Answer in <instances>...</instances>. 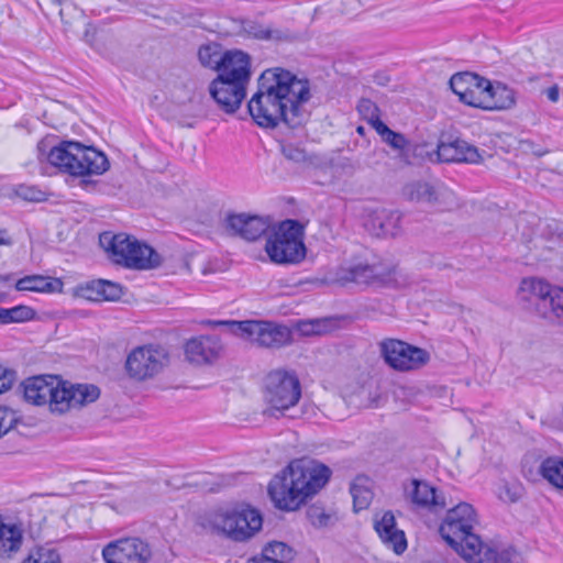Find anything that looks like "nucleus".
<instances>
[{
  "label": "nucleus",
  "instance_id": "obj_1",
  "mask_svg": "<svg viewBox=\"0 0 563 563\" xmlns=\"http://www.w3.org/2000/svg\"><path fill=\"white\" fill-rule=\"evenodd\" d=\"M310 98L308 80L280 67L268 68L261 74L257 91L247 102V110L261 128L274 129L284 123L296 129L308 118L305 104Z\"/></svg>",
  "mask_w": 563,
  "mask_h": 563
},
{
  "label": "nucleus",
  "instance_id": "obj_2",
  "mask_svg": "<svg viewBox=\"0 0 563 563\" xmlns=\"http://www.w3.org/2000/svg\"><path fill=\"white\" fill-rule=\"evenodd\" d=\"M331 471L324 464L310 460L292 461L271 481L268 494L277 508L296 510L328 483Z\"/></svg>",
  "mask_w": 563,
  "mask_h": 563
},
{
  "label": "nucleus",
  "instance_id": "obj_3",
  "mask_svg": "<svg viewBox=\"0 0 563 563\" xmlns=\"http://www.w3.org/2000/svg\"><path fill=\"white\" fill-rule=\"evenodd\" d=\"M22 388L26 402L35 406L48 405L54 413H65L71 408L93 402L100 396V390L95 385H73L54 375L29 377L22 383Z\"/></svg>",
  "mask_w": 563,
  "mask_h": 563
},
{
  "label": "nucleus",
  "instance_id": "obj_4",
  "mask_svg": "<svg viewBox=\"0 0 563 563\" xmlns=\"http://www.w3.org/2000/svg\"><path fill=\"white\" fill-rule=\"evenodd\" d=\"M36 150L41 162L46 161L71 176L102 175L110 166L102 152L79 142L56 144L55 137H45L37 143Z\"/></svg>",
  "mask_w": 563,
  "mask_h": 563
},
{
  "label": "nucleus",
  "instance_id": "obj_5",
  "mask_svg": "<svg viewBox=\"0 0 563 563\" xmlns=\"http://www.w3.org/2000/svg\"><path fill=\"white\" fill-rule=\"evenodd\" d=\"M477 518L474 508L467 503H461L450 509L440 526L441 537L465 561L474 558L476 551L483 549L481 538L473 532Z\"/></svg>",
  "mask_w": 563,
  "mask_h": 563
},
{
  "label": "nucleus",
  "instance_id": "obj_6",
  "mask_svg": "<svg viewBox=\"0 0 563 563\" xmlns=\"http://www.w3.org/2000/svg\"><path fill=\"white\" fill-rule=\"evenodd\" d=\"M302 227L297 220L283 221L267 238L265 251L277 264H297L306 256Z\"/></svg>",
  "mask_w": 563,
  "mask_h": 563
},
{
  "label": "nucleus",
  "instance_id": "obj_7",
  "mask_svg": "<svg viewBox=\"0 0 563 563\" xmlns=\"http://www.w3.org/2000/svg\"><path fill=\"white\" fill-rule=\"evenodd\" d=\"M301 397V385L295 374L286 371H274L266 377L264 399L267 408L264 415L277 417L298 404Z\"/></svg>",
  "mask_w": 563,
  "mask_h": 563
},
{
  "label": "nucleus",
  "instance_id": "obj_8",
  "mask_svg": "<svg viewBox=\"0 0 563 563\" xmlns=\"http://www.w3.org/2000/svg\"><path fill=\"white\" fill-rule=\"evenodd\" d=\"M218 324L228 327L232 334L262 347L278 349L291 340V333L287 327L269 321H222Z\"/></svg>",
  "mask_w": 563,
  "mask_h": 563
},
{
  "label": "nucleus",
  "instance_id": "obj_9",
  "mask_svg": "<svg viewBox=\"0 0 563 563\" xmlns=\"http://www.w3.org/2000/svg\"><path fill=\"white\" fill-rule=\"evenodd\" d=\"M261 514L250 507L214 514L210 519L212 530L225 534L233 541H245L261 530Z\"/></svg>",
  "mask_w": 563,
  "mask_h": 563
},
{
  "label": "nucleus",
  "instance_id": "obj_10",
  "mask_svg": "<svg viewBox=\"0 0 563 563\" xmlns=\"http://www.w3.org/2000/svg\"><path fill=\"white\" fill-rule=\"evenodd\" d=\"M385 362L394 369L406 372L419 368L429 361V353L404 341L387 339L379 343Z\"/></svg>",
  "mask_w": 563,
  "mask_h": 563
},
{
  "label": "nucleus",
  "instance_id": "obj_11",
  "mask_svg": "<svg viewBox=\"0 0 563 563\" xmlns=\"http://www.w3.org/2000/svg\"><path fill=\"white\" fill-rule=\"evenodd\" d=\"M167 364V353L161 346H140L128 356L126 369L130 376L143 380L158 374Z\"/></svg>",
  "mask_w": 563,
  "mask_h": 563
},
{
  "label": "nucleus",
  "instance_id": "obj_12",
  "mask_svg": "<svg viewBox=\"0 0 563 563\" xmlns=\"http://www.w3.org/2000/svg\"><path fill=\"white\" fill-rule=\"evenodd\" d=\"M151 554L148 544L137 538L118 540L102 551L106 563H147Z\"/></svg>",
  "mask_w": 563,
  "mask_h": 563
},
{
  "label": "nucleus",
  "instance_id": "obj_13",
  "mask_svg": "<svg viewBox=\"0 0 563 563\" xmlns=\"http://www.w3.org/2000/svg\"><path fill=\"white\" fill-rule=\"evenodd\" d=\"M209 93L219 109L228 114H233L241 107L246 96V87L222 77H216L209 84Z\"/></svg>",
  "mask_w": 563,
  "mask_h": 563
},
{
  "label": "nucleus",
  "instance_id": "obj_14",
  "mask_svg": "<svg viewBox=\"0 0 563 563\" xmlns=\"http://www.w3.org/2000/svg\"><path fill=\"white\" fill-rule=\"evenodd\" d=\"M217 77L247 87L252 71L250 56L239 49L227 51L220 60Z\"/></svg>",
  "mask_w": 563,
  "mask_h": 563
},
{
  "label": "nucleus",
  "instance_id": "obj_15",
  "mask_svg": "<svg viewBox=\"0 0 563 563\" xmlns=\"http://www.w3.org/2000/svg\"><path fill=\"white\" fill-rule=\"evenodd\" d=\"M227 230L246 241H255L271 228L268 218L247 213L229 214L225 219Z\"/></svg>",
  "mask_w": 563,
  "mask_h": 563
},
{
  "label": "nucleus",
  "instance_id": "obj_16",
  "mask_svg": "<svg viewBox=\"0 0 563 563\" xmlns=\"http://www.w3.org/2000/svg\"><path fill=\"white\" fill-rule=\"evenodd\" d=\"M222 351V344L217 335H200L186 343L185 353L189 362L207 364L217 360Z\"/></svg>",
  "mask_w": 563,
  "mask_h": 563
},
{
  "label": "nucleus",
  "instance_id": "obj_17",
  "mask_svg": "<svg viewBox=\"0 0 563 563\" xmlns=\"http://www.w3.org/2000/svg\"><path fill=\"white\" fill-rule=\"evenodd\" d=\"M437 154L439 161L444 163L477 164L482 161L478 148L460 139L451 142H440Z\"/></svg>",
  "mask_w": 563,
  "mask_h": 563
},
{
  "label": "nucleus",
  "instance_id": "obj_18",
  "mask_svg": "<svg viewBox=\"0 0 563 563\" xmlns=\"http://www.w3.org/2000/svg\"><path fill=\"white\" fill-rule=\"evenodd\" d=\"M375 531L382 542L396 554H401L407 549L405 532L397 528L395 516L391 511H385L379 519L375 520Z\"/></svg>",
  "mask_w": 563,
  "mask_h": 563
},
{
  "label": "nucleus",
  "instance_id": "obj_19",
  "mask_svg": "<svg viewBox=\"0 0 563 563\" xmlns=\"http://www.w3.org/2000/svg\"><path fill=\"white\" fill-rule=\"evenodd\" d=\"M405 490L411 503L418 507L438 511L446 506L444 496L427 482L412 479Z\"/></svg>",
  "mask_w": 563,
  "mask_h": 563
},
{
  "label": "nucleus",
  "instance_id": "obj_20",
  "mask_svg": "<svg viewBox=\"0 0 563 563\" xmlns=\"http://www.w3.org/2000/svg\"><path fill=\"white\" fill-rule=\"evenodd\" d=\"M134 241L135 238L124 233L113 234L112 232H103L99 235L100 246L114 263L123 266L128 255L131 254Z\"/></svg>",
  "mask_w": 563,
  "mask_h": 563
},
{
  "label": "nucleus",
  "instance_id": "obj_21",
  "mask_svg": "<svg viewBox=\"0 0 563 563\" xmlns=\"http://www.w3.org/2000/svg\"><path fill=\"white\" fill-rule=\"evenodd\" d=\"M553 287L538 278H525L519 287L521 298L536 306L537 310L547 316V300L553 291Z\"/></svg>",
  "mask_w": 563,
  "mask_h": 563
},
{
  "label": "nucleus",
  "instance_id": "obj_22",
  "mask_svg": "<svg viewBox=\"0 0 563 563\" xmlns=\"http://www.w3.org/2000/svg\"><path fill=\"white\" fill-rule=\"evenodd\" d=\"M162 256L151 246L135 239L124 266L134 269H153L161 266Z\"/></svg>",
  "mask_w": 563,
  "mask_h": 563
},
{
  "label": "nucleus",
  "instance_id": "obj_23",
  "mask_svg": "<svg viewBox=\"0 0 563 563\" xmlns=\"http://www.w3.org/2000/svg\"><path fill=\"white\" fill-rule=\"evenodd\" d=\"M401 213L397 210H376L369 220L373 233L377 236H396L400 231Z\"/></svg>",
  "mask_w": 563,
  "mask_h": 563
},
{
  "label": "nucleus",
  "instance_id": "obj_24",
  "mask_svg": "<svg viewBox=\"0 0 563 563\" xmlns=\"http://www.w3.org/2000/svg\"><path fill=\"white\" fill-rule=\"evenodd\" d=\"M404 197L412 202L433 205L438 200V192L431 184L421 180L408 183L402 189Z\"/></svg>",
  "mask_w": 563,
  "mask_h": 563
},
{
  "label": "nucleus",
  "instance_id": "obj_25",
  "mask_svg": "<svg viewBox=\"0 0 563 563\" xmlns=\"http://www.w3.org/2000/svg\"><path fill=\"white\" fill-rule=\"evenodd\" d=\"M86 297L91 300H109L114 301L121 298L123 291L119 284L98 279L92 280L86 286Z\"/></svg>",
  "mask_w": 563,
  "mask_h": 563
},
{
  "label": "nucleus",
  "instance_id": "obj_26",
  "mask_svg": "<svg viewBox=\"0 0 563 563\" xmlns=\"http://www.w3.org/2000/svg\"><path fill=\"white\" fill-rule=\"evenodd\" d=\"M62 286L57 278L42 275H29L20 278L15 284L19 291L54 292Z\"/></svg>",
  "mask_w": 563,
  "mask_h": 563
},
{
  "label": "nucleus",
  "instance_id": "obj_27",
  "mask_svg": "<svg viewBox=\"0 0 563 563\" xmlns=\"http://www.w3.org/2000/svg\"><path fill=\"white\" fill-rule=\"evenodd\" d=\"M22 541V530L16 525H7L0 519V555L10 556L18 552Z\"/></svg>",
  "mask_w": 563,
  "mask_h": 563
},
{
  "label": "nucleus",
  "instance_id": "obj_28",
  "mask_svg": "<svg viewBox=\"0 0 563 563\" xmlns=\"http://www.w3.org/2000/svg\"><path fill=\"white\" fill-rule=\"evenodd\" d=\"M515 91L501 82L493 84L486 100L485 110H505L515 104Z\"/></svg>",
  "mask_w": 563,
  "mask_h": 563
},
{
  "label": "nucleus",
  "instance_id": "obj_29",
  "mask_svg": "<svg viewBox=\"0 0 563 563\" xmlns=\"http://www.w3.org/2000/svg\"><path fill=\"white\" fill-rule=\"evenodd\" d=\"M242 30L245 34L256 40L280 42L287 41L290 37L286 31L265 26L261 23L250 20L242 23Z\"/></svg>",
  "mask_w": 563,
  "mask_h": 563
},
{
  "label": "nucleus",
  "instance_id": "obj_30",
  "mask_svg": "<svg viewBox=\"0 0 563 563\" xmlns=\"http://www.w3.org/2000/svg\"><path fill=\"white\" fill-rule=\"evenodd\" d=\"M468 563H519V555L514 550H503L497 552L496 550L485 547L476 551L474 558H470Z\"/></svg>",
  "mask_w": 563,
  "mask_h": 563
},
{
  "label": "nucleus",
  "instance_id": "obj_31",
  "mask_svg": "<svg viewBox=\"0 0 563 563\" xmlns=\"http://www.w3.org/2000/svg\"><path fill=\"white\" fill-rule=\"evenodd\" d=\"M377 277L375 266L354 265L347 269H342L339 279L343 283L368 284Z\"/></svg>",
  "mask_w": 563,
  "mask_h": 563
},
{
  "label": "nucleus",
  "instance_id": "obj_32",
  "mask_svg": "<svg viewBox=\"0 0 563 563\" xmlns=\"http://www.w3.org/2000/svg\"><path fill=\"white\" fill-rule=\"evenodd\" d=\"M541 475L553 486L563 489V460L556 456L545 459L540 465Z\"/></svg>",
  "mask_w": 563,
  "mask_h": 563
},
{
  "label": "nucleus",
  "instance_id": "obj_33",
  "mask_svg": "<svg viewBox=\"0 0 563 563\" xmlns=\"http://www.w3.org/2000/svg\"><path fill=\"white\" fill-rule=\"evenodd\" d=\"M292 550L284 542L274 541L268 543L261 556H255L252 560H269L280 563H288L292 559Z\"/></svg>",
  "mask_w": 563,
  "mask_h": 563
},
{
  "label": "nucleus",
  "instance_id": "obj_34",
  "mask_svg": "<svg viewBox=\"0 0 563 563\" xmlns=\"http://www.w3.org/2000/svg\"><path fill=\"white\" fill-rule=\"evenodd\" d=\"M222 57L223 53L221 52V46L217 43L203 44L198 49V59L200 64L203 67L216 71L220 66Z\"/></svg>",
  "mask_w": 563,
  "mask_h": 563
},
{
  "label": "nucleus",
  "instance_id": "obj_35",
  "mask_svg": "<svg viewBox=\"0 0 563 563\" xmlns=\"http://www.w3.org/2000/svg\"><path fill=\"white\" fill-rule=\"evenodd\" d=\"M34 310L27 306H15L9 309L0 308V324L29 321L34 317Z\"/></svg>",
  "mask_w": 563,
  "mask_h": 563
},
{
  "label": "nucleus",
  "instance_id": "obj_36",
  "mask_svg": "<svg viewBox=\"0 0 563 563\" xmlns=\"http://www.w3.org/2000/svg\"><path fill=\"white\" fill-rule=\"evenodd\" d=\"M375 131L382 137V140L394 150L401 151L408 144V141L404 134L390 130L383 121L376 122Z\"/></svg>",
  "mask_w": 563,
  "mask_h": 563
},
{
  "label": "nucleus",
  "instance_id": "obj_37",
  "mask_svg": "<svg viewBox=\"0 0 563 563\" xmlns=\"http://www.w3.org/2000/svg\"><path fill=\"white\" fill-rule=\"evenodd\" d=\"M475 80H477V75L473 73H459L451 77L450 87L452 91L459 96L460 100L464 95L474 86Z\"/></svg>",
  "mask_w": 563,
  "mask_h": 563
},
{
  "label": "nucleus",
  "instance_id": "obj_38",
  "mask_svg": "<svg viewBox=\"0 0 563 563\" xmlns=\"http://www.w3.org/2000/svg\"><path fill=\"white\" fill-rule=\"evenodd\" d=\"M545 318L558 319L563 323V289L554 288L547 300V316Z\"/></svg>",
  "mask_w": 563,
  "mask_h": 563
},
{
  "label": "nucleus",
  "instance_id": "obj_39",
  "mask_svg": "<svg viewBox=\"0 0 563 563\" xmlns=\"http://www.w3.org/2000/svg\"><path fill=\"white\" fill-rule=\"evenodd\" d=\"M22 563H62L59 553L51 548H37Z\"/></svg>",
  "mask_w": 563,
  "mask_h": 563
},
{
  "label": "nucleus",
  "instance_id": "obj_40",
  "mask_svg": "<svg viewBox=\"0 0 563 563\" xmlns=\"http://www.w3.org/2000/svg\"><path fill=\"white\" fill-rule=\"evenodd\" d=\"M525 489L519 482L504 481L498 487V497L503 501L517 503L523 496Z\"/></svg>",
  "mask_w": 563,
  "mask_h": 563
},
{
  "label": "nucleus",
  "instance_id": "obj_41",
  "mask_svg": "<svg viewBox=\"0 0 563 563\" xmlns=\"http://www.w3.org/2000/svg\"><path fill=\"white\" fill-rule=\"evenodd\" d=\"M13 192L16 197L30 202H40L46 199L45 191L33 185H18L14 187Z\"/></svg>",
  "mask_w": 563,
  "mask_h": 563
},
{
  "label": "nucleus",
  "instance_id": "obj_42",
  "mask_svg": "<svg viewBox=\"0 0 563 563\" xmlns=\"http://www.w3.org/2000/svg\"><path fill=\"white\" fill-rule=\"evenodd\" d=\"M357 110L374 130L376 129V122L382 121L379 118V109L369 99H362L357 106Z\"/></svg>",
  "mask_w": 563,
  "mask_h": 563
},
{
  "label": "nucleus",
  "instance_id": "obj_43",
  "mask_svg": "<svg viewBox=\"0 0 563 563\" xmlns=\"http://www.w3.org/2000/svg\"><path fill=\"white\" fill-rule=\"evenodd\" d=\"M350 492L353 497V505L356 511L367 508L372 499V493L368 489L363 488L357 484H352Z\"/></svg>",
  "mask_w": 563,
  "mask_h": 563
},
{
  "label": "nucleus",
  "instance_id": "obj_44",
  "mask_svg": "<svg viewBox=\"0 0 563 563\" xmlns=\"http://www.w3.org/2000/svg\"><path fill=\"white\" fill-rule=\"evenodd\" d=\"M52 1L60 7L59 15H60L64 24L69 23V21L66 20V13L68 11H74V18L76 21L82 20L84 11L81 9L77 8V5L71 0H52Z\"/></svg>",
  "mask_w": 563,
  "mask_h": 563
},
{
  "label": "nucleus",
  "instance_id": "obj_45",
  "mask_svg": "<svg viewBox=\"0 0 563 563\" xmlns=\"http://www.w3.org/2000/svg\"><path fill=\"white\" fill-rule=\"evenodd\" d=\"M282 153L288 159L295 163H303L307 161V153L305 148L287 143L282 145Z\"/></svg>",
  "mask_w": 563,
  "mask_h": 563
},
{
  "label": "nucleus",
  "instance_id": "obj_46",
  "mask_svg": "<svg viewBox=\"0 0 563 563\" xmlns=\"http://www.w3.org/2000/svg\"><path fill=\"white\" fill-rule=\"evenodd\" d=\"M15 421V413L12 410L0 407V438L13 428Z\"/></svg>",
  "mask_w": 563,
  "mask_h": 563
},
{
  "label": "nucleus",
  "instance_id": "obj_47",
  "mask_svg": "<svg viewBox=\"0 0 563 563\" xmlns=\"http://www.w3.org/2000/svg\"><path fill=\"white\" fill-rule=\"evenodd\" d=\"M16 380V372L14 369L0 365V394L9 390Z\"/></svg>",
  "mask_w": 563,
  "mask_h": 563
},
{
  "label": "nucleus",
  "instance_id": "obj_48",
  "mask_svg": "<svg viewBox=\"0 0 563 563\" xmlns=\"http://www.w3.org/2000/svg\"><path fill=\"white\" fill-rule=\"evenodd\" d=\"M492 85L493 84L489 80L477 75V80H475L474 86H472L471 89L475 90V93L482 97L486 102Z\"/></svg>",
  "mask_w": 563,
  "mask_h": 563
},
{
  "label": "nucleus",
  "instance_id": "obj_49",
  "mask_svg": "<svg viewBox=\"0 0 563 563\" xmlns=\"http://www.w3.org/2000/svg\"><path fill=\"white\" fill-rule=\"evenodd\" d=\"M307 514L313 526H325L330 519V517L325 515L320 508L311 507Z\"/></svg>",
  "mask_w": 563,
  "mask_h": 563
},
{
  "label": "nucleus",
  "instance_id": "obj_50",
  "mask_svg": "<svg viewBox=\"0 0 563 563\" xmlns=\"http://www.w3.org/2000/svg\"><path fill=\"white\" fill-rule=\"evenodd\" d=\"M461 101L464 102L465 104L485 110L486 102L482 99V97H479L477 93H475V90H473V89H470L466 92V95L463 96Z\"/></svg>",
  "mask_w": 563,
  "mask_h": 563
},
{
  "label": "nucleus",
  "instance_id": "obj_51",
  "mask_svg": "<svg viewBox=\"0 0 563 563\" xmlns=\"http://www.w3.org/2000/svg\"><path fill=\"white\" fill-rule=\"evenodd\" d=\"M300 331L306 334H320L321 333V321L320 320H311L308 322H303L300 325Z\"/></svg>",
  "mask_w": 563,
  "mask_h": 563
},
{
  "label": "nucleus",
  "instance_id": "obj_52",
  "mask_svg": "<svg viewBox=\"0 0 563 563\" xmlns=\"http://www.w3.org/2000/svg\"><path fill=\"white\" fill-rule=\"evenodd\" d=\"M545 96L547 98L552 101V102H556L559 100V97H560V91H559V87L556 85L548 88L545 90Z\"/></svg>",
  "mask_w": 563,
  "mask_h": 563
},
{
  "label": "nucleus",
  "instance_id": "obj_53",
  "mask_svg": "<svg viewBox=\"0 0 563 563\" xmlns=\"http://www.w3.org/2000/svg\"><path fill=\"white\" fill-rule=\"evenodd\" d=\"M66 20H68V21H69V23H67V24H65V25H66V26H69V27H71V26H73V24H78V25H84V26L88 25V24L86 23V19H85V16L82 18V20H81V21H76V20H75V18H74V11H68V12L66 13Z\"/></svg>",
  "mask_w": 563,
  "mask_h": 563
},
{
  "label": "nucleus",
  "instance_id": "obj_54",
  "mask_svg": "<svg viewBox=\"0 0 563 563\" xmlns=\"http://www.w3.org/2000/svg\"><path fill=\"white\" fill-rule=\"evenodd\" d=\"M356 132H357L360 135H364V133H365V129H364V126H362V125L357 126Z\"/></svg>",
  "mask_w": 563,
  "mask_h": 563
},
{
  "label": "nucleus",
  "instance_id": "obj_55",
  "mask_svg": "<svg viewBox=\"0 0 563 563\" xmlns=\"http://www.w3.org/2000/svg\"><path fill=\"white\" fill-rule=\"evenodd\" d=\"M88 36H89V30L87 29L86 32H85V38H86L87 42H89Z\"/></svg>",
  "mask_w": 563,
  "mask_h": 563
},
{
  "label": "nucleus",
  "instance_id": "obj_56",
  "mask_svg": "<svg viewBox=\"0 0 563 563\" xmlns=\"http://www.w3.org/2000/svg\"><path fill=\"white\" fill-rule=\"evenodd\" d=\"M2 243H3V240H2V239H0V244H2Z\"/></svg>",
  "mask_w": 563,
  "mask_h": 563
}]
</instances>
